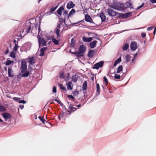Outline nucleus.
Segmentation results:
<instances>
[{
	"label": "nucleus",
	"mask_w": 156,
	"mask_h": 156,
	"mask_svg": "<svg viewBox=\"0 0 156 156\" xmlns=\"http://www.w3.org/2000/svg\"><path fill=\"white\" fill-rule=\"evenodd\" d=\"M107 12L108 14L111 16H117V17H119L121 15V13H119L118 12L114 11L111 8H108L107 9Z\"/></svg>",
	"instance_id": "f257e3e1"
},
{
	"label": "nucleus",
	"mask_w": 156,
	"mask_h": 156,
	"mask_svg": "<svg viewBox=\"0 0 156 156\" xmlns=\"http://www.w3.org/2000/svg\"><path fill=\"white\" fill-rule=\"evenodd\" d=\"M110 7L118 10L121 11L123 9V4H117L114 5H111Z\"/></svg>",
	"instance_id": "f03ea898"
},
{
	"label": "nucleus",
	"mask_w": 156,
	"mask_h": 156,
	"mask_svg": "<svg viewBox=\"0 0 156 156\" xmlns=\"http://www.w3.org/2000/svg\"><path fill=\"white\" fill-rule=\"evenodd\" d=\"M21 72L22 73H24V72H25L27 70V62L25 60H23L21 61Z\"/></svg>",
	"instance_id": "7ed1b4c3"
},
{
	"label": "nucleus",
	"mask_w": 156,
	"mask_h": 156,
	"mask_svg": "<svg viewBox=\"0 0 156 156\" xmlns=\"http://www.w3.org/2000/svg\"><path fill=\"white\" fill-rule=\"evenodd\" d=\"M38 41L39 46L41 44L42 46L46 45L47 41L44 38H41L40 36L38 37Z\"/></svg>",
	"instance_id": "20e7f679"
},
{
	"label": "nucleus",
	"mask_w": 156,
	"mask_h": 156,
	"mask_svg": "<svg viewBox=\"0 0 156 156\" xmlns=\"http://www.w3.org/2000/svg\"><path fill=\"white\" fill-rule=\"evenodd\" d=\"M104 64V62L101 61L94 64L92 67L93 69H98L100 67H102Z\"/></svg>",
	"instance_id": "39448f33"
},
{
	"label": "nucleus",
	"mask_w": 156,
	"mask_h": 156,
	"mask_svg": "<svg viewBox=\"0 0 156 156\" xmlns=\"http://www.w3.org/2000/svg\"><path fill=\"white\" fill-rule=\"evenodd\" d=\"M59 74L60 78H62L65 80H68L69 78L70 75L69 73H67L65 75L63 72H60Z\"/></svg>",
	"instance_id": "423d86ee"
},
{
	"label": "nucleus",
	"mask_w": 156,
	"mask_h": 156,
	"mask_svg": "<svg viewBox=\"0 0 156 156\" xmlns=\"http://www.w3.org/2000/svg\"><path fill=\"white\" fill-rule=\"evenodd\" d=\"M85 20L87 22L93 23L95 25V24L93 21L91 17L88 14L85 15Z\"/></svg>",
	"instance_id": "0eeeda50"
},
{
	"label": "nucleus",
	"mask_w": 156,
	"mask_h": 156,
	"mask_svg": "<svg viewBox=\"0 0 156 156\" xmlns=\"http://www.w3.org/2000/svg\"><path fill=\"white\" fill-rule=\"evenodd\" d=\"M61 25L60 23H58L55 30V33L57 35V38H59L60 37L59 32Z\"/></svg>",
	"instance_id": "6e6552de"
},
{
	"label": "nucleus",
	"mask_w": 156,
	"mask_h": 156,
	"mask_svg": "<svg viewBox=\"0 0 156 156\" xmlns=\"http://www.w3.org/2000/svg\"><path fill=\"white\" fill-rule=\"evenodd\" d=\"M86 49V47L85 45L82 44L81 45L79 48V52H77V54L83 53L84 52Z\"/></svg>",
	"instance_id": "1a4fd4ad"
},
{
	"label": "nucleus",
	"mask_w": 156,
	"mask_h": 156,
	"mask_svg": "<svg viewBox=\"0 0 156 156\" xmlns=\"http://www.w3.org/2000/svg\"><path fill=\"white\" fill-rule=\"evenodd\" d=\"M51 40L54 43V44L55 45H58L59 44L60 42V40L59 38L58 39H56L54 36L51 37Z\"/></svg>",
	"instance_id": "9d476101"
},
{
	"label": "nucleus",
	"mask_w": 156,
	"mask_h": 156,
	"mask_svg": "<svg viewBox=\"0 0 156 156\" xmlns=\"http://www.w3.org/2000/svg\"><path fill=\"white\" fill-rule=\"evenodd\" d=\"M12 67L11 68H8V76L10 77H12L14 76L13 71L12 69Z\"/></svg>",
	"instance_id": "9b49d317"
},
{
	"label": "nucleus",
	"mask_w": 156,
	"mask_h": 156,
	"mask_svg": "<svg viewBox=\"0 0 156 156\" xmlns=\"http://www.w3.org/2000/svg\"><path fill=\"white\" fill-rule=\"evenodd\" d=\"M130 48L132 51L135 50L137 48V44L136 42H133L130 44Z\"/></svg>",
	"instance_id": "f8f14e48"
},
{
	"label": "nucleus",
	"mask_w": 156,
	"mask_h": 156,
	"mask_svg": "<svg viewBox=\"0 0 156 156\" xmlns=\"http://www.w3.org/2000/svg\"><path fill=\"white\" fill-rule=\"evenodd\" d=\"M93 39V37H90L88 38L84 36L82 37L83 41L84 42H89L91 41Z\"/></svg>",
	"instance_id": "ddd939ff"
},
{
	"label": "nucleus",
	"mask_w": 156,
	"mask_h": 156,
	"mask_svg": "<svg viewBox=\"0 0 156 156\" xmlns=\"http://www.w3.org/2000/svg\"><path fill=\"white\" fill-rule=\"evenodd\" d=\"M75 6L73 2L71 1H69L67 4L66 7L68 9H70L73 8Z\"/></svg>",
	"instance_id": "4468645a"
},
{
	"label": "nucleus",
	"mask_w": 156,
	"mask_h": 156,
	"mask_svg": "<svg viewBox=\"0 0 156 156\" xmlns=\"http://www.w3.org/2000/svg\"><path fill=\"white\" fill-rule=\"evenodd\" d=\"M2 115L6 121L7 120V119H9L11 117L10 114L7 112L3 113L2 114Z\"/></svg>",
	"instance_id": "2eb2a0df"
},
{
	"label": "nucleus",
	"mask_w": 156,
	"mask_h": 156,
	"mask_svg": "<svg viewBox=\"0 0 156 156\" xmlns=\"http://www.w3.org/2000/svg\"><path fill=\"white\" fill-rule=\"evenodd\" d=\"M47 49V47H44L42 48L40 51V53L39 56H43L44 55V51Z\"/></svg>",
	"instance_id": "dca6fc26"
},
{
	"label": "nucleus",
	"mask_w": 156,
	"mask_h": 156,
	"mask_svg": "<svg viewBox=\"0 0 156 156\" xmlns=\"http://www.w3.org/2000/svg\"><path fill=\"white\" fill-rule=\"evenodd\" d=\"M64 10V7L63 6L60 7L57 11L58 14L61 17L62 11Z\"/></svg>",
	"instance_id": "f3484780"
},
{
	"label": "nucleus",
	"mask_w": 156,
	"mask_h": 156,
	"mask_svg": "<svg viewBox=\"0 0 156 156\" xmlns=\"http://www.w3.org/2000/svg\"><path fill=\"white\" fill-rule=\"evenodd\" d=\"M73 85L71 82H69L67 84V87L68 90H72L73 89Z\"/></svg>",
	"instance_id": "a211bd4d"
},
{
	"label": "nucleus",
	"mask_w": 156,
	"mask_h": 156,
	"mask_svg": "<svg viewBox=\"0 0 156 156\" xmlns=\"http://www.w3.org/2000/svg\"><path fill=\"white\" fill-rule=\"evenodd\" d=\"M131 13L130 12H128L126 14H122L120 17L122 16L123 18H126L130 16L131 15Z\"/></svg>",
	"instance_id": "6ab92c4d"
},
{
	"label": "nucleus",
	"mask_w": 156,
	"mask_h": 156,
	"mask_svg": "<svg viewBox=\"0 0 156 156\" xmlns=\"http://www.w3.org/2000/svg\"><path fill=\"white\" fill-rule=\"evenodd\" d=\"M97 43V41H94L90 44V46L91 48H93L96 47V44Z\"/></svg>",
	"instance_id": "aec40b11"
},
{
	"label": "nucleus",
	"mask_w": 156,
	"mask_h": 156,
	"mask_svg": "<svg viewBox=\"0 0 156 156\" xmlns=\"http://www.w3.org/2000/svg\"><path fill=\"white\" fill-rule=\"evenodd\" d=\"M100 16L101 19V21L102 22H104L106 20V17L104 14V13L102 12L100 13Z\"/></svg>",
	"instance_id": "412c9836"
},
{
	"label": "nucleus",
	"mask_w": 156,
	"mask_h": 156,
	"mask_svg": "<svg viewBox=\"0 0 156 156\" xmlns=\"http://www.w3.org/2000/svg\"><path fill=\"white\" fill-rule=\"evenodd\" d=\"M58 5H53L52 7H51L50 9V11L51 12H52L55 11L58 7Z\"/></svg>",
	"instance_id": "4be33fe9"
},
{
	"label": "nucleus",
	"mask_w": 156,
	"mask_h": 156,
	"mask_svg": "<svg viewBox=\"0 0 156 156\" xmlns=\"http://www.w3.org/2000/svg\"><path fill=\"white\" fill-rule=\"evenodd\" d=\"M30 74V72L29 71H26L24 72V73L22 74L21 75V77H27Z\"/></svg>",
	"instance_id": "5701e85b"
},
{
	"label": "nucleus",
	"mask_w": 156,
	"mask_h": 156,
	"mask_svg": "<svg viewBox=\"0 0 156 156\" xmlns=\"http://www.w3.org/2000/svg\"><path fill=\"white\" fill-rule=\"evenodd\" d=\"M94 50H91L89 51L88 54V56L90 58L92 57L94 54Z\"/></svg>",
	"instance_id": "b1692460"
},
{
	"label": "nucleus",
	"mask_w": 156,
	"mask_h": 156,
	"mask_svg": "<svg viewBox=\"0 0 156 156\" xmlns=\"http://www.w3.org/2000/svg\"><path fill=\"white\" fill-rule=\"evenodd\" d=\"M82 89L83 90H85L87 88V82L86 81H85L83 85L82 86Z\"/></svg>",
	"instance_id": "393cba45"
},
{
	"label": "nucleus",
	"mask_w": 156,
	"mask_h": 156,
	"mask_svg": "<svg viewBox=\"0 0 156 156\" xmlns=\"http://www.w3.org/2000/svg\"><path fill=\"white\" fill-rule=\"evenodd\" d=\"M59 23H60L61 24H62L63 23H64L65 24H66L65 22V19H63L60 17H59Z\"/></svg>",
	"instance_id": "a878e982"
},
{
	"label": "nucleus",
	"mask_w": 156,
	"mask_h": 156,
	"mask_svg": "<svg viewBox=\"0 0 156 156\" xmlns=\"http://www.w3.org/2000/svg\"><path fill=\"white\" fill-rule=\"evenodd\" d=\"M16 51H13V50L12 51L10 52V56L13 58H16Z\"/></svg>",
	"instance_id": "bb28decb"
},
{
	"label": "nucleus",
	"mask_w": 156,
	"mask_h": 156,
	"mask_svg": "<svg viewBox=\"0 0 156 156\" xmlns=\"http://www.w3.org/2000/svg\"><path fill=\"white\" fill-rule=\"evenodd\" d=\"M125 58L126 59V62H128L130 61L131 60V56L127 54L126 55Z\"/></svg>",
	"instance_id": "cd10ccee"
},
{
	"label": "nucleus",
	"mask_w": 156,
	"mask_h": 156,
	"mask_svg": "<svg viewBox=\"0 0 156 156\" xmlns=\"http://www.w3.org/2000/svg\"><path fill=\"white\" fill-rule=\"evenodd\" d=\"M29 63L31 65H33L35 63L34 58V57L30 58H29Z\"/></svg>",
	"instance_id": "c85d7f7f"
},
{
	"label": "nucleus",
	"mask_w": 156,
	"mask_h": 156,
	"mask_svg": "<svg viewBox=\"0 0 156 156\" xmlns=\"http://www.w3.org/2000/svg\"><path fill=\"white\" fill-rule=\"evenodd\" d=\"M26 32L27 33H30L31 32V31L32 32V30H31V27L30 26H27V28L26 29Z\"/></svg>",
	"instance_id": "c756f323"
},
{
	"label": "nucleus",
	"mask_w": 156,
	"mask_h": 156,
	"mask_svg": "<svg viewBox=\"0 0 156 156\" xmlns=\"http://www.w3.org/2000/svg\"><path fill=\"white\" fill-rule=\"evenodd\" d=\"M75 41L73 38H72L70 42L71 46L72 47H74L75 46Z\"/></svg>",
	"instance_id": "7c9ffc66"
},
{
	"label": "nucleus",
	"mask_w": 156,
	"mask_h": 156,
	"mask_svg": "<svg viewBox=\"0 0 156 156\" xmlns=\"http://www.w3.org/2000/svg\"><path fill=\"white\" fill-rule=\"evenodd\" d=\"M123 67L122 66H119L117 70V73H119L122 70Z\"/></svg>",
	"instance_id": "2f4dec72"
},
{
	"label": "nucleus",
	"mask_w": 156,
	"mask_h": 156,
	"mask_svg": "<svg viewBox=\"0 0 156 156\" xmlns=\"http://www.w3.org/2000/svg\"><path fill=\"white\" fill-rule=\"evenodd\" d=\"M129 47V45L127 44H126L122 47V49L123 50L126 51Z\"/></svg>",
	"instance_id": "473e14b6"
},
{
	"label": "nucleus",
	"mask_w": 156,
	"mask_h": 156,
	"mask_svg": "<svg viewBox=\"0 0 156 156\" xmlns=\"http://www.w3.org/2000/svg\"><path fill=\"white\" fill-rule=\"evenodd\" d=\"M58 84L60 89L62 90L66 91V88L65 87L63 86L62 84L60 83H58Z\"/></svg>",
	"instance_id": "72a5a7b5"
},
{
	"label": "nucleus",
	"mask_w": 156,
	"mask_h": 156,
	"mask_svg": "<svg viewBox=\"0 0 156 156\" xmlns=\"http://www.w3.org/2000/svg\"><path fill=\"white\" fill-rule=\"evenodd\" d=\"M39 119L42 121V123L44 124H45V122L46 120L44 119V118L42 116H39L38 117Z\"/></svg>",
	"instance_id": "f704fd0d"
},
{
	"label": "nucleus",
	"mask_w": 156,
	"mask_h": 156,
	"mask_svg": "<svg viewBox=\"0 0 156 156\" xmlns=\"http://www.w3.org/2000/svg\"><path fill=\"white\" fill-rule=\"evenodd\" d=\"M75 12V10L74 9H72L68 14V16H70L71 15L74 14Z\"/></svg>",
	"instance_id": "c9c22d12"
},
{
	"label": "nucleus",
	"mask_w": 156,
	"mask_h": 156,
	"mask_svg": "<svg viewBox=\"0 0 156 156\" xmlns=\"http://www.w3.org/2000/svg\"><path fill=\"white\" fill-rule=\"evenodd\" d=\"M13 63V61H12L11 60H7L5 62V64L6 65H9L12 64Z\"/></svg>",
	"instance_id": "e433bc0d"
},
{
	"label": "nucleus",
	"mask_w": 156,
	"mask_h": 156,
	"mask_svg": "<svg viewBox=\"0 0 156 156\" xmlns=\"http://www.w3.org/2000/svg\"><path fill=\"white\" fill-rule=\"evenodd\" d=\"M6 110L5 107L2 105H0V111L1 112H4Z\"/></svg>",
	"instance_id": "4c0bfd02"
},
{
	"label": "nucleus",
	"mask_w": 156,
	"mask_h": 156,
	"mask_svg": "<svg viewBox=\"0 0 156 156\" xmlns=\"http://www.w3.org/2000/svg\"><path fill=\"white\" fill-rule=\"evenodd\" d=\"M63 16H64V18H69V16H68V12L66 11H65L63 14Z\"/></svg>",
	"instance_id": "58836bf2"
},
{
	"label": "nucleus",
	"mask_w": 156,
	"mask_h": 156,
	"mask_svg": "<svg viewBox=\"0 0 156 156\" xmlns=\"http://www.w3.org/2000/svg\"><path fill=\"white\" fill-rule=\"evenodd\" d=\"M20 47L18 45V44L16 45V44H15V46L13 48V51L16 52L17 51L18 48H19Z\"/></svg>",
	"instance_id": "ea45409f"
},
{
	"label": "nucleus",
	"mask_w": 156,
	"mask_h": 156,
	"mask_svg": "<svg viewBox=\"0 0 156 156\" xmlns=\"http://www.w3.org/2000/svg\"><path fill=\"white\" fill-rule=\"evenodd\" d=\"M96 88L97 90L96 91L98 93H100V87L99 86V85L98 83L96 84Z\"/></svg>",
	"instance_id": "a19ab883"
},
{
	"label": "nucleus",
	"mask_w": 156,
	"mask_h": 156,
	"mask_svg": "<svg viewBox=\"0 0 156 156\" xmlns=\"http://www.w3.org/2000/svg\"><path fill=\"white\" fill-rule=\"evenodd\" d=\"M19 41V39L17 38H16L14 39L13 43L15 44H16V45L18 44V41Z\"/></svg>",
	"instance_id": "79ce46f5"
},
{
	"label": "nucleus",
	"mask_w": 156,
	"mask_h": 156,
	"mask_svg": "<svg viewBox=\"0 0 156 156\" xmlns=\"http://www.w3.org/2000/svg\"><path fill=\"white\" fill-rule=\"evenodd\" d=\"M104 82H105V85L106 86H107L108 84V79L105 76L104 77Z\"/></svg>",
	"instance_id": "37998d69"
},
{
	"label": "nucleus",
	"mask_w": 156,
	"mask_h": 156,
	"mask_svg": "<svg viewBox=\"0 0 156 156\" xmlns=\"http://www.w3.org/2000/svg\"><path fill=\"white\" fill-rule=\"evenodd\" d=\"M67 97L69 98H70L73 101H74L75 100V98H74V97L72 95H69Z\"/></svg>",
	"instance_id": "c03bdc74"
},
{
	"label": "nucleus",
	"mask_w": 156,
	"mask_h": 156,
	"mask_svg": "<svg viewBox=\"0 0 156 156\" xmlns=\"http://www.w3.org/2000/svg\"><path fill=\"white\" fill-rule=\"evenodd\" d=\"M79 94V92L77 90L73 92L72 94L74 96L77 95Z\"/></svg>",
	"instance_id": "a18cd8bd"
},
{
	"label": "nucleus",
	"mask_w": 156,
	"mask_h": 156,
	"mask_svg": "<svg viewBox=\"0 0 156 156\" xmlns=\"http://www.w3.org/2000/svg\"><path fill=\"white\" fill-rule=\"evenodd\" d=\"M114 78L115 79H119L120 78V76L117 74H115Z\"/></svg>",
	"instance_id": "49530a36"
},
{
	"label": "nucleus",
	"mask_w": 156,
	"mask_h": 156,
	"mask_svg": "<svg viewBox=\"0 0 156 156\" xmlns=\"http://www.w3.org/2000/svg\"><path fill=\"white\" fill-rule=\"evenodd\" d=\"M121 58L120 57V58H119L117 59L116 60L115 62H116L118 64L120 62H121Z\"/></svg>",
	"instance_id": "de8ad7c7"
},
{
	"label": "nucleus",
	"mask_w": 156,
	"mask_h": 156,
	"mask_svg": "<svg viewBox=\"0 0 156 156\" xmlns=\"http://www.w3.org/2000/svg\"><path fill=\"white\" fill-rule=\"evenodd\" d=\"M154 28V26H151L148 27L147 28V30L148 31H150L152 30Z\"/></svg>",
	"instance_id": "09e8293b"
},
{
	"label": "nucleus",
	"mask_w": 156,
	"mask_h": 156,
	"mask_svg": "<svg viewBox=\"0 0 156 156\" xmlns=\"http://www.w3.org/2000/svg\"><path fill=\"white\" fill-rule=\"evenodd\" d=\"M52 91L54 93H56V87L54 86L53 87Z\"/></svg>",
	"instance_id": "8fccbe9b"
},
{
	"label": "nucleus",
	"mask_w": 156,
	"mask_h": 156,
	"mask_svg": "<svg viewBox=\"0 0 156 156\" xmlns=\"http://www.w3.org/2000/svg\"><path fill=\"white\" fill-rule=\"evenodd\" d=\"M75 76H73L72 78V80L74 82H76L77 81V78Z\"/></svg>",
	"instance_id": "3c124183"
},
{
	"label": "nucleus",
	"mask_w": 156,
	"mask_h": 156,
	"mask_svg": "<svg viewBox=\"0 0 156 156\" xmlns=\"http://www.w3.org/2000/svg\"><path fill=\"white\" fill-rule=\"evenodd\" d=\"M126 4L127 5V7H128L131 6L132 5L130 2H126Z\"/></svg>",
	"instance_id": "603ef678"
},
{
	"label": "nucleus",
	"mask_w": 156,
	"mask_h": 156,
	"mask_svg": "<svg viewBox=\"0 0 156 156\" xmlns=\"http://www.w3.org/2000/svg\"><path fill=\"white\" fill-rule=\"evenodd\" d=\"M77 109V108H76L73 107L72 108H71L70 109V110L72 112H74V111H76Z\"/></svg>",
	"instance_id": "864d4df0"
},
{
	"label": "nucleus",
	"mask_w": 156,
	"mask_h": 156,
	"mask_svg": "<svg viewBox=\"0 0 156 156\" xmlns=\"http://www.w3.org/2000/svg\"><path fill=\"white\" fill-rule=\"evenodd\" d=\"M12 99L15 101H18L20 99V98L14 97L12 98Z\"/></svg>",
	"instance_id": "5fc2aeb1"
},
{
	"label": "nucleus",
	"mask_w": 156,
	"mask_h": 156,
	"mask_svg": "<svg viewBox=\"0 0 156 156\" xmlns=\"http://www.w3.org/2000/svg\"><path fill=\"white\" fill-rule=\"evenodd\" d=\"M144 5V3H143L141 5H140L137 7V9H139L141 8Z\"/></svg>",
	"instance_id": "6e6d98bb"
},
{
	"label": "nucleus",
	"mask_w": 156,
	"mask_h": 156,
	"mask_svg": "<svg viewBox=\"0 0 156 156\" xmlns=\"http://www.w3.org/2000/svg\"><path fill=\"white\" fill-rule=\"evenodd\" d=\"M19 103H23L25 104L26 103V101L24 100H20L19 101Z\"/></svg>",
	"instance_id": "4d7b16f0"
},
{
	"label": "nucleus",
	"mask_w": 156,
	"mask_h": 156,
	"mask_svg": "<svg viewBox=\"0 0 156 156\" xmlns=\"http://www.w3.org/2000/svg\"><path fill=\"white\" fill-rule=\"evenodd\" d=\"M17 79L18 81H20L21 79L20 74H19L17 76Z\"/></svg>",
	"instance_id": "13d9d810"
},
{
	"label": "nucleus",
	"mask_w": 156,
	"mask_h": 156,
	"mask_svg": "<svg viewBox=\"0 0 156 156\" xmlns=\"http://www.w3.org/2000/svg\"><path fill=\"white\" fill-rule=\"evenodd\" d=\"M141 36L143 38H144L146 36V34L145 33L142 32L141 34Z\"/></svg>",
	"instance_id": "bf43d9fd"
},
{
	"label": "nucleus",
	"mask_w": 156,
	"mask_h": 156,
	"mask_svg": "<svg viewBox=\"0 0 156 156\" xmlns=\"http://www.w3.org/2000/svg\"><path fill=\"white\" fill-rule=\"evenodd\" d=\"M149 1L152 3H156V0H149Z\"/></svg>",
	"instance_id": "052dcab7"
},
{
	"label": "nucleus",
	"mask_w": 156,
	"mask_h": 156,
	"mask_svg": "<svg viewBox=\"0 0 156 156\" xmlns=\"http://www.w3.org/2000/svg\"><path fill=\"white\" fill-rule=\"evenodd\" d=\"M59 116H60L61 117H64V113L62 112L61 114H59Z\"/></svg>",
	"instance_id": "680f3d73"
},
{
	"label": "nucleus",
	"mask_w": 156,
	"mask_h": 156,
	"mask_svg": "<svg viewBox=\"0 0 156 156\" xmlns=\"http://www.w3.org/2000/svg\"><path fill=\"white\" fill-rule=\"evenodd\" d=\"M73 107V105L72 104H70L69 106V109H70L71 108H72Z\"/></svg>",
	"instance_id": "e2e57ef3"
},
{
	"label": "nucleus",
	"mask_w": 156,
	"mask_h": 156,
	"mask_svg": "<svg viewBox=\"0 0 156 156\" xmlns=\"http://www.w3.org/2000/svg\"><path fill=\"white\" fill-rule=\"evenodd\" d=\"M9 52V50L7 48L6 50L5 51V54H7Z\"/></svg>",
	"instance_id": "0e129e2a"
},
{
	"label": "nucleus",
	"mask_w": 156,
	"mask_h": 156,
	"mask_svg": "<svg viewBox=\"0 0 156 156\" xmlns=\"http://www.w3.org/2000/svg\"><path fill=\"white\" fill-rule=\"evenodd\" d=\"M138 54L137 53H136L134 55V58L132 60V62H133V59L134 58H136Z\"/></svg>",
	"instance_id": "69168bd1"
},
{
	"label": "nucleus",
	"mask_w": 156,
	"mask_h": 156,
	"mask_svg": "<svg viewBox=\"0 0 156 156\" xmlns=\"http://www.w3.org/2000/svg\"><path fill=\"white\" fill-rule=\"evenodd\" d=\"M19 106L21 109H23L24 108V105H19Z\"/></svg>",
	"instance_id": "338daca9"
},
{
	"label": "nucleus",
	"mask_w": 156,
	"mask_h": 156,
	"mask_svg": "<svg viewBox=\"0 0 156 156\" xmlns=\"http://www.w3.org/2000/svg\"><path fill=\"white\" fill-rule=\"evenodd\" d=\"M156 31V27H155L154 28V30L153 33V34L154 35H155V34Z\"/></svg>",
	"instance_id": "774afa93"
}]
</instances>
